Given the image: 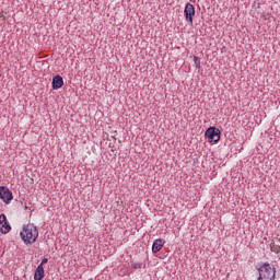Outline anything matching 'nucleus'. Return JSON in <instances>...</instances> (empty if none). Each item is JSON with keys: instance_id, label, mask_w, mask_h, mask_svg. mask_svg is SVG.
I'll return each mask as SVG.
<instances>
[{"instance_id": "obj_1", "label": "nucleus", "mask_w": 280, "mask_h": 280, "mask_svg": "<svg viewBox=\"0 0 280 280\" xmlns=\"http://www.w3.org/2000/svg\"><path fill=\"white\" fill-rule=\"evenodd\" d=\"M20 237L24 244H26V246L35 244V242L38 240V228L32 223L23 225Z\"/></svg>"}, {"instance_id": "obj_2", "label": "nucleus", "mask_w": 280, "mask_h": 280, "mask_svg": "<svg viewBox=\"0 0 280 280\" xmlns=\"http://www.w3.org/2000/svg\"><path fill=\"white\" fill-rule=\"evenodd\" d=\"M258 280H275L277 269L268 262H262L257 266Z\"/></svg>"}, {"instance_id": "obj_3", "label": "nucleus", "mask_w": 280, "mask_h": 280, "mask_svg": "<svg viewBox=\"0 0 280 280\" xmlns=\"http://www.w3.org/2000/svg\"><path fill=\"white\" fill-rule=\"evenodd\" d=\"M184 14L186 21H188L190 25H194V16H196V8H194V4L188 2L185 7Z\"/></svg>"}, {"instance_id": "obj_4", "label": "nucleus", "mask_w": 280, "mask_h": 280, "mask_svg": "<svg viewBox=\"0 0 280 280\" xmlns=\"http://www.w3.org/2000/svg\"><path fill=\"white\" fill-rule=\"evenodd\" d=\"M206 137L210 139V141H214L218 143L220 141V129L215 127H210L206 130Z\"/></svg>"}, {"instance_id": "obj_5", "label": "nucleus", "mask_w": 280, "mask_h": 280, "mask_svg": "<svg viewBox=\"0 0 280 280\" xmlns=\"http://www.w3.org/2000/svg\"><path fill=\"white\" fill-rule=\"evenodd\" d=\"M0 198L1 200H3L5 202V205H10V202L12 201V191H10V189H8V187L1 186L0 187Z\"/></svg>"}, {"instance_id": "obj_6", "label": "nucleus", "mask_w": 280, "mask_h": 280, "mask_svg": "<svg viewBox=\"0 0 280 280\" xmlns=\"http://www.w3.org/2000/svg\"><path fill=\"white\" fill-rule=\"evenodd\" d=\"M11 230L12 226H10L5 214H0V233H10Z\"/></svg>"}, {"instance_id": "obj_7", "label": "nucleus", "mask_w": 280, "mask_h": 280, "mask_svg": "<svg viewBox=\"0 0 280 280\" xmlns=\"http://www.w3.org/2000/svg\"><path fill=\"white\" fill-rule=\"evenodd\" d=\"M163 246H165V240L163 238H156L154 242H153V245H152V253L154 255H156V253H160V250L163 248Z\"/></svg>"}, {"instance_id": "obj_8", "label": "nucleus", "mask_w": 280, "mask_h": 280, "mask_svg": "<svg viewBox=\"0 0 280 280\" xmlns=\"http://www.w3.org/2000/svg\"><path fill=\"white\" fill-rule=\"evenodd\" d=\"M65 85V80L60 77V74H57L52 78V89L54 91H58V89H62Z\"/></svg>"}, {"instance_id": "obj_9", "label": "nucleus", "mask_w": 280, "mask_h": 280, "mask_svg": "<svg viewBox=\"0 0 280 280\" xmlns=\"http://www.w3.org/2000/svg\"><path fill=\"white\" fill-rule=\"evenodd\" d=\"M43 279H45V268L43 267V265H38L34 273V280Z\"/></svg>"}, {"instance_id": "obj_10", "label": "nucleus", "mask_w": 280, "mask_h": 280, "mask_svg": "<svg viewBox=\"0 0 280 280\" xmlns=\"http://www.w3.org/2000/svg\"><path fill=\"white\" fill-rule=\"evenodd\" d=\"M131 268H133L135 270H141V268H145V264L144 262H132Z\"/></svg>"}, {"instance_id": "obj_11", "label": "nucleus", "mask_w": 280, "mask_h": 280, "mask_svg": "<svg viewBox=\"0 0 280 280\" xmlns=\"http://www.w3.org/2000/svg\"><path fill=\"white\" fill-rule=\"evenodd\" d=\"M47 261H49V259H47V258H43V260H42V262H40V265H39V266H45V264H47Z\"/></svg>"}, {"instance_id": "obj_12", "label": "nucleus", "mask_w": 280, "mask_h": 280, "mask_svg": "<svg viewBox=\"0 0 280 280\" xmlns=\"http://www.w3.org/2000/svg\"><path fill=\"white\" fill-rule=\"evenodd\" d=\"M194 61L196 62V65H200V59L196 56H194Z\"/></svg>"}, {"instance_id": "obj_13", "label": "nucleus", "mask_w": 280, "mask_h": 280, "mask_svg": "<svg viewBox=\"0 0 280 280\" xmlns=\"http://www.w3.org/2000/svg\"><path fill=\"white\" fill-rule=\"evenodd\" d=\"M273 253H279V249H273Z\"/></svg>"}]
</instances>
